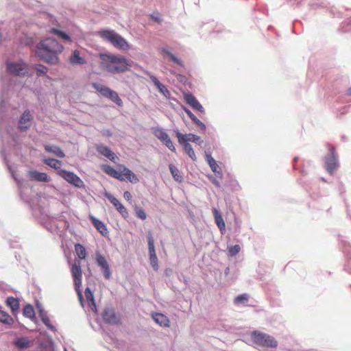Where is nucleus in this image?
<instances>
[{
    "mask_svg": "<svg viewBox=\"0 0 351 351\" xmlns=\"http://www.w3.org/2000/svg\"><path fill=\"white\" fill-rule=\"evenodd\" d=\"M99 57L101 68L112 74L125 73L129 71L132 66L133 62L132 60L120 55L100 53Z\"/></svg>",
    "mask_w": 351,
    "mask_h": 351,
    "instance_id": "nucleus-2",
    "label": "nucleus"
},
{
    "mask_svg": "<svg viewBox=\"0 0 351 351\" xmlns=\"http://www.w3.org/2000/svg\"><path fill=\"white\" fill-rule=\"evenodd\" d=\"M176 134L179 143H189V141H191L201 145L203 143L200 137L194 134H183L179 131H177L176 132Z\"/></svg>",
    "mask_w": 351,
    "mask_h": 351,
    "instance_id": "nucleus-12",
    "label": "nucleus"
},
{
    "mask_svg": "<svg viewBox=\"0 0 351 351\" xmlns=\"http://www.w3.org/2000/svg\"><path fill=\"white\" fill-rule=\"evenodd\" d=\"M123 197L128 201H130L132 199V195L129 191H125L123 193Z\"/></svg>",
    "mask_w": 351,
    "mask_h": 351,
    "instance_id": "nucleus-47",
    "label": "nucleus"
},
{
    "mask_svg": "<svg viewBox=\"0 0 351 351\" xmlns=\"http://www.w3.org/2000/svg\"><path fill=\"white\" fill-rule=\"evenodd\" d=\"M40 317H41V319L43 321V322L49 328H52L53 326H51L50 324V319L48 317V316L43 313H40Z\"/></svg>",
    "mask_w": 351,
    "mask_h": 351,
    "instance_id": "nucleus-44",
    "label": "nucleus"
},
{
    "mask_svg": "<svg viewBox=\"0 0 351 351\" xmlns=\"http://www.w3.org/2000/svg\"><path fill=\"white\" fill-rule=\"evenodd\" d=\"M249 295L246 293L241 294L238 296H237L234 300V302L235 304H239L241 303L246 302L248 300Z\"/></svg>",
    "mask_w": 351,
    "mask_h": 351,
    "instance_id": "nucleus-41",
    "label": "nucleus"
},
{
    "mask_svg": "<svg viewBox=\"0 0 351 351\" xmlns=\"http://www.w3.org/2000/svg\"><path fill=\"white\" fill-rule=\"evenodd\" d=\"M96 261L97 265L101 267L104 278L107 280L110 279L111 278L112 274L106 258L101 254H97Z\"/></svg>",
    "mask_w": 351,
    "mask_h": 351,
    "instance_id": "nucleus-15",
    "label": "nucleus"
},
{
    "mask_svg": "<svg viewBox=\"0 0 351 351\" xmlns=\"http://www.w3.org/2000/svg\"><path fill=\"white\" fill-rule=\"evenodd\" d=\"M154 134L162 143L169 137V134L162 128L155 129Z\"/></svg>",
    "mask_w": 351,
    "mask_h": 351,
    "instance_id": "nucleus-33",
    "label": "nucleus"
},
{
    "mask_svg": "<svg viewBox=\"0 0 351 351\" xmlns=\"http://www.w3.org/2000/svg\"><path fill=\"white\" fill-rule=\"evenodd\" d=\"M195 124L199 121V119L195 117L193 119H191Z\"/></svg>",
    "mask_w": 351,
    "mask_h": 351,
    "instance_id": "nucleus-50",
    "label": "nucleus"
},
{
    "mask_svg": "<svg viewBox=\"0 0 351 351\" xmlns=\"http://www.w3.org/2000/svg\"><path fill=\"white\" fill-rule=\"evenodd\" d=\"M184 110L186 114L191 118V119H193L195 117L189 109L184 108Z\"/></svg>",
    "mask_w": 351,
    "mask_h": 351,
    "instance_id": "nucleus-48",
    "label": "nucleus"
},
{
    "mask_svg": "<svg viewBox=\"0 0 351 351\" xmlns=\"http://www.w3.org/2000/svg\"><path fill=\"white\" fill-rule=\"evenodd\" d=\"M118 168L119 169L116 170L108 165L102 166V169L106 174L120 181L127 180L133 184H136L139 181L136 175L124 165H120Z\"/></svg>",
    "mask_w": 351,
    "mask_h": 351,
    "instance_id": "nucleus-3",
    "label": "nucleus"
},
{
    "mask_svg": "<svg viewBox=\"0 0 351 351\" xmlns=\"http://www.w3.org/2000/svg\"><path fill=\"white\" fill-rule=\"evenodd\" d=\"M252 341L261 347L275 348L278 346V342L271 335L259 331H254L251 335Z\"/></svg>",
    "mask_w": 351,
    "mask_h": 351,
    "instance_id": "nucleus-4",
    "label": "nucleus"
},
{
    "mask_svg": "<svg viewBox=\"0 0 351 351\" xmlns=\"http://www.w3.org/2000/svg\"><path fill=\"white\" fill-rule=\"evenodd\" d=\"M240 250H241V248L239 245H234L230 246L228 248V252L230 256H235L236 254H237L239 252Z\"/></svg>",
    "mask_w": 351,
    "mask_h": 351,
    "instance_id": "nucleus-43",
    "label": "nucleus"
},
{
    "mask_svg": "<svg viewBox=\"0 0 351 351\" xmlns=\"http://www.w3.org/2000/svg\"><path fill=\"white\" fill-rule=\"evenodd\" d=\"M96 261L97 265L101 267L104 278L107 280L110 279L111 278L112 274L106 258L101 254H97Z\"/></svg>",
    "mask_w": 351,
    "mask_h": 351,
    "instance_id": "nucleus-14",
    "label": "nucleus"
},
{
    "mask_svg": "<svg viewBox=\"0 0 351 351\" xmlns=\"http://www.w3.org/2000/svg\"><path fill=\"white\" fill-rule=\"evenodd\" d=\"M101 36L106 40L110 42L115 47L128 50L130 45L128 42L119 34L114 31L105 30L101 32Z\"/></svg>",
    "mask_w": 351,
    "mask_h": 351,
    "instance_id": "nucleus-5",
    "label": "nucleus"
},
{
    "mask_svg": "<svg viewBox=\"0 0 351 351\" xmlns=\"http://www.w3.org/2000/svg\"><path fill=\"white\" fill-rule=\"evenodd\" d=\"M6 304L14 313L16 312L19 308V301L13 297H8L6 300Z\"/></svg>",
    "mask_w": 351,
    "mask_h": 351,
    "instance_id": "nucleus-30",
    "label": "nucleus"
},
{
    "mask_svg": "<svg viewBox=\"0 0 351 351\" xmlns=\"http://www.w3.org/2000/svg\"><path fill=\"white\" fill-rule=\"evenodd\" d=\"M44 163L51 168L59 169L62 162L54 158H49L44 160Z\"/></svg>",
    "mask_w": 351,
    "mask_h": 351,
    "instance_id": "nucleus-32",
    "label": "nucleus"
},
{
    "mask_svg": "<svg viewBox=\"0 0 351 351\" xmlns=\"http://www.w3.org/2000/svg\"><path fill=\"white\" fill-rule=\"evenodd\" d=\"M76 255L80 259H85L86 257V250L85 247L80 243H76L74 245Z\"/></svg>",
    "mask_w": 351,
    "mask_h": 351,
    "instance_id": "nucleus-29",
    "label": "nucleus"
},
{
    "mask_svg": "<svg viewBox=\"0 0 351 351\" xmlns=\"http://www.w3.org/2000/svg\"><path fill=\"white\" fill-rule=\"evenodd\" d=\"M136 213L138 218L143 220H145L147 218V215L143 209H138Z\"/></svg>",
    "mask_w": 351,
    "mask_h": 351,
    "instance_id": "nucleus-46",
    "label": "nucleus"
},
{
    "mask_svg": "<svg viewBox=\"0 0 351 351\" xmlns=\"http://www.w3.org/2000/svg\"><path fill=\"white\" fill-rule=\"evenodd\" d=\"M71 272L73 278L75 291L81 302H83V295L81 291L82 271L80 261H75L71 268Z\"/></svg>",
    "mask_w": 351,
    "mask_h": 351,
    "instance_id": "nucleus-6",
    "label": "nucleus"
},
{
    "mask_svg": "<svg viewBox=\"0 0 351 351\" xmlns=\"http://www.w3.org/2000/svg\"><path fill=\"white\" fill-rule=\"evenodd\" d=\"M63 49L64 47L52 38H47L37 45V54L39 58L51 64L59 63V55Z\"/></svg>",
    "mask_w": 351,
    "mask_h": 351,
    "instance_id": "nucleus-1",
    "label": "nucleus"
},
{
    "mask_svg": "<svg viewBox=\"0 0 351 351\" xmlns=\"http://www.w3.org/2000/svg\"><path fill=\"white\" fill-rule=\"evenodd\" d=\"M103 319L108 324H121L120 319L117 316L116 313L112 309L107 308L105 309L103 315Z\"/></svg>",
    "mask_w": 351,
    "mask_h": 351,
    "instance_id": "nucleus-17",
    "label": "nucleus"
},
{
    "mask_svg": "<svg viewBox=\"0 0 351 351\" xmlns=\"http://www.w3.org/2000/svg\"><path fill=\"white\" fill-rule=\"evenodd\" d=\"M89 219L91 221L94 227L97 230V231H99L104 237L108 235V229L103 221L99 220L93 215H90Z\"/></svg>",
    "mask_w": 351,
    "mask_h": 351,
    "instance_id": "nucleus-21",
    "label": "nucleus"
},
{
    "mask_svg": "<svg viewBox=\"0 0 351 351\" xmlns=\"http://www.w3.org/2000/svg\"><path fill=\"white\" fill-rule=\"evenodd\" d=\"M96 149H97V151L100 154L108 158L112 162H115L116 159H118V158L115 155V154L113 152H112L108 147H106L105 145H97Z\"/></svg>",
    "mask_w": 351,
    "mask_h": 351,
    "instance_id": "nucleus-22",
    "label": "nucleus"
},
{
    "mask_svg": "<svg viewBox=\"0 0 351 351\" xmlns=\"http://www.w3.org/2000/svg\"><path fill=\"white\" fill-rule=\"evenodd\" d=\"M213 213L215 217V223L220 231L222 232L225 230L226 228V223L223 221V217L217 208L213 209Z\"/></svg>",
    "mask_w": 351,
    "mask_h": 351,
    "instance_id": "nucleus-24",
    "label": "nucleus"
},
{
    "mask_svg": "<svg viewBox=\"0 0 351 351\" xmlns=\"http://www.w3.org/2000/svg\"><path fill=\"white\" fill-rule=\"evenodd\" d=\"M14 344L18 348H27L31 346V342L27 337L17 338Z\"/></svg>",
    "mask_w": 351,
    "mask_h": 351,
    "instance_id": "nucleus-28",
    "label": "nucleus"
},
{
    "mask_svg": "<svg viewBox=\"0 0 351 351\" xmlns=\"http://www.w3.org/2000/svg\"><path fill=\"white\" fill-rule=\"evenodd\" d=\"M36 70L37 71V75H41L45 74L47 72L48 69L43 64H38L36 66Z\"/></svg>",
    "mask_w": 351,
    "mask_h": 351,
    "instance_id": "nucleus-42",
    "label": "nucleus"
},
{
    "mask_svg": "<svg viewBox=\"0 0 351 351\" xmlns=\"http://www.w3.org/2000/svg\"><path fill=\"white\" fill-rule=\"evenodd\" d=\"M184 97L186 102L193 109L197 110L200 112H204V110L202 106L191 93L184 94Z\"/></svg>",
    "mask_w": 351,
    "mask_h": 351,
    "instance_id": "nucleus-19",
    "label": "nucleus"
},
{
    "mask_svg": "<svg viewBox=\"0 0 351 351\" xmlns=\"http://www.w3.org/2000/svg\"><path fill=\"white\" fill-rule=\"evenodd\" d=\"M147 243L150 264L153 269L157 271L158 269V261L154 247V239L151 231L147 232Z\"/></svg>",
    "mask_w": 351,
    "mask_h": 351,
    "instance_id": "nucleus-10",
    "label": "nucleus"
},
{
    "mask_svg": "<svg viewBox=\"0 0 351 351\" xmlns=\"http://www.w3.org/2000/svg\"><path fill=\"white\" fill-rule=\"evenodd\" d=\"M206 160H207L210 167L213 170V171L218 172L219 171L218 170L220 169V167L217 164V162L215 160V159L213 158L212 156L210 154H206Z\"/></svg>",
    "mask_w": 351,
    "mask_h": 351,
    "instance_id": "nucleus-37",
    "label": "nucleus"
},
{
    "mask_svg": "<svg viewBox=\"0 0 351 351\" xmlns=\"http://www.w3.org/2000/svg\"><path fill=\"white\" fill-rule=\"evenodd\" d=\"M163 143L173 152H176V147L171 140L170 137H169L167 140H165Z\"/></svg>",
    "mask_w": 351,
    "mask_h": 351,
    "instance_id": "nucleus-45",
    "label": "nucleus"
},
{
    "mask_svg": "<svg viewBox=\"0 0 351 351\" xmlns=\"http://www.w3.org/2000/svg\"><path fill=\"white\" fill-rule=\"evenodd\" d=\"M169 170L174 180L178 182H181L182 177L180 173V171L172 164L169 166Z\"/></svg>",
    "mask_w": 351,
    "mask_h": 351,
    "instance_id": "nucleus-35",
    "label": "nucleus"
},
{
    "mask_svg": "<svg viewBox=\"0 0 351 351\" xmlns=\"http://www.w3.org/2000/svg\"><path fill=\"white\" fill-rule=\"evenodd\" d=\"M106 196L123 217L127 218L128 217V212L126 208L116 197L111 194H106Z\"/></svg>",
    "mask_w": 351,
    "mask_h": 351,
    "instance_id": "nucleus-16",
    "label": "nucleus"
},
{
    "mask_svg": "<svg viewBox=\"0 0 351 351\" xmlns=\"http://www.w3.org/2000/svg\"><path fill=\"white\" fill-rule=\"evenodd\" d=\"M152 318L157 324H158L161 326H169V319L164 314L156 313L152 315Z\"/></svg>",
    "mask_w": 351,
    "mask_h": 351,
    "instance_id": "nucleus-25",
    "label": "nucleus"
},
{
    "mask_svg": "<svg viewBox=\"0 0 351 351\" xmlns=\"http://www.w3.org/2000/svg\"><path fill=\"white\" fill-rule=\"evenodd\" d=\"M329 154L325 156V168L330 173H332L338 167L337 154L335 147L331 144L326 145Z\"/></svg>",
    "mask_w": 351,
    "mask_h": 351,
    "instance_id": "nucleus-8",
    "label": "nucleus"
},
{
    "mask_svg": "<svg viewBox=\"0 0 351 351\" xmlns=\"http://www.w3.org/2000/svg\"><path fill=\"white\" fill-rule=\"evenodd\" d=\"M69 62L73 65H82L86 63L85 58L81 56L79 50H74L69 58Z\"/></svg>",
    "mask_w": 351,
    "mask_h": 351,
    "instance_id": "nucleus-23",
    "label": "nucleus"
},
{
    "mask_svg": "<svg viewBox=\"0 0 351 351\" xmlns=\"http://www.w3.org/2000/svg\"><path fill=\"white\" fill-rule=\"evenodd\" d=\"M161 51H162V53H166L167 56H169V58H171V60L172 61H173L174 62H176V64H178L180 66H183L182 62L180 60H179L178 58H177L173 54L170 53L167 49L163 48L161 49Z\"/></svg>",
    "mask_w": 351,
    "mask_h": 351,
    "instance_id": "nucleus-40",
    "label": "nucleus"
},
{
    "mask_svg": "<svg viewBox=\"0 0 351 351\" xmlns=\"http://www.w3.org/2000/svg\"><path fill=\"white\" fill-rule=\"evenodd\" d=\"M93 86L97 91L100 93L101 95L110 99L119 106H122L123 101L117 92L98 83H93Z\"/></svg>",
    "mask_w": 351,
    "mask_h": 351,
    "instance_id": "nucleus-7",
    "label": "nucleus"
},
{
    "mask_svg": "<svg viewBox=\"0 0 351 351\" xmlns=\"http://www.w3.org/2000/svg\"><path fill=\"white\" fill-rule=\"evenodd\" d=\"M27 175L29 180L32 181L49 182L51 180L50 177L46 173H41L37 171H29Z\"/></svg>",
    "mask_w": 351,
    "mask_h": 351,
    "instance_id": "nucleus-18",
    "label": "nucleus"
},
{
    "mask_svg": "<svg viewBox=\"0 0 351 351\" xmlns=\"http://www.w3.org/2000/svg\"><path fill=\"white\" fill-rule=\"evenodd\" d=\"M0 322L6 324H12L14 322L13 318L6 312L0 310Z\"/></svg>",
    "mask_w": 351,
    "mask_h": 351,
    "instance_id": "nucleus-36",
    "label": "nucleus"
},
{
    "mask_svg": "<svg viewBox=\"0 0 351 351\" xmlns=\"http://www.w3.org/2000/svg\"><path fill=\"white\" fill-rule=\"evenodd\" d=\"M8 71L14 75L25 76L28 74V67L23 62H8Z\"/></svg>",
    "mask_w": 351,
    "mask_h": 351,
    "instance_id": "nucleus-11",
    "label": "nucleus"
},
{
    "mask_svg": "<svg viewBox=\"0 0 351 351\" xmlns=\"http://www.w3.org/2000/svg\"><path fill=\"white\" fill-rule=\"evenodd\" d=\"M45 149L49 153H53L58 158H62L65 156L64 152L58 146L45 145Z\"/></svg>",
    "mask_w": 351,
    "mask_h": 351,
    "instance_id": "nucleus-27",
    "label": "nucleus"
},
{
    "mask_svg": "<svg viewBox=\"0 0 351 351\" xmlns=\"http://www.w3.org/2000/svg\"><path fill=\"white\" fill-rule=\"evenodd\" d=\"M85 296L87 301L89 303V306L93 309V308H96V304L94 300L93 293L91 291L90 289L87 287L85 289Z\"/></svg>",
    "mask_w": 351,
    "mask_h": 351,
    "instance_id": "nucleus-34",
    "label": "nucleus"
},
{
    "mask_svg": "<svg viewBox=\"0 0 351 351\" xmlns=\"http://www.w3.org/2000/svg\"><path fill=\"white\" fill-rule=\"evenodd\" d=\"M23 315L28 318L34 319L35 317L34 307L30 304L25 306L23 308Z\"/></svg>",
    "mask_w": 351,
    "mask_h": 351,
    "instance_id": "nucleus-38",
    "label": "nucleus"
},
{
    "mask_svg": "<svg viewBox=\"0 0 351 351\" xmlns=\"http://www.w3.org/2000/svg\"><path fill=\"white\" fill-rule=\"evenodd\" d=\"M96 261L97 265L101 267L104 278L107 280L110 279L111 278L112 274L106 258L101 254H97Z\"/></svg>",
    "mask_w": 351,
    "mask_h": 351,
    "instance_id": "nucleus-13",
    "label": "nucleus"
},
{
    "mask_svg": "<svg viewBox=\"0 0 351 351\" xmlns=\"http://www.w3.org/2000/svg\"><path fill=\"white\" fill-rule=\"evenodd\" d=\"M202 130H206V125L204 123H202L200 120L198 121V123H196Z\"/></svg>",
    "mask_w": 351,
    "mask_h": 351,
    "instance_id": "nucleus-49",
    "label": "nucleus"
},
{
    "mask_svg": "<svg viewBox=\"0 0 351 351\" xmlns=\"http://www.w3.org/2000/svg\"><path fill=\"white\" fill-rule=\"evenodd\" d=\"M58 175L65 180L67 182L72 185H74L78 188H82L84 186V182L80 179L79 176L75 174L73 172L69 171L64 169H59L57 172Z\"/></svg>",
    "mask_w": 351,
    "mask_h": 351,
    "instance_id": "nucleus-9",
    "label": "nucleus"
},
{
    "mask_svg": "<svg viewBox=\"0 0 351 351\" xmlns=\"http://www.w3.org/2000/svg\"><path fill=\"white\" fill-rule=\"evenodd\" d=\"M182 145L184 152L186 154L191 158L193 161L197 160V157L192 147V146L189 143H180Z\"/></svg>",
    "mask_w": 351,
    "mask_h": 351,
    "instance_id": "nucleus-31",
    "label": "nucleus"
},
{
    "mask_svg": "<svg viewBox=\"0 0 351 351\" xmlns=\"http://www.w3.org/2000/svg\"><path fill=\"white\" fill-rule=\"evenodd\" d=\"M149 78L162 95H164L165 97H168L169 95V91L168 89L165 86L162 84L155 76L150 75Z\"/></svg>",
    "mask_w": 351,
    "mask_h": 351,
    "instance_id": "nucleus-26",
    "label": "nucleus"
},
{
    "mask_svg": "<svg viewBox=\"0 0 351 351\" xmlns=\"http://www.w3.org/2000/svg\"><path fill=\"white\" fill-rule=\"evenodd\" d=\"M32 115L29 110H25L22 114L20 120H19V128L22 131L26 130L28 128H29L31 125L32 121Z\"/></svg>",
    "mask_w": 351,
    "mask_h": 351,
    "instance_id": "nucleus-20",
    "label": "nucleus"
},
{
    "mask_svg": "<svg viewBox=\"0 0 351 351\" xmlns=\"http://www.w3.org/2000/svg\"><path fill=\"white\" fill-rule=\"evenodd\" d=\"M50 32L57 35L58 37L62 38L64 40L71 41V38H70L69 36H68L66 34H65L64 32H63L62 31H60L55 28H52L50 30Z\"/></svg>",
    "mask_w": 351,
    "mask_h": 351,
    "instance_id": "nucleus-39",
    "label": "nucleus"
},
{
    "mask_svg": "<svg viewBox=\"0 0 351 351\" xmlns=\"http://www.w3.org/2000/svg\"><path fill=\"white\" fill-rule=\"evenodd\" d=\"M347 94H348V95H351V87H350V88H349L348 89V90H347Z\"/></svg>",
    "mask_w": 351,
    "mask_h": 351,
    "instance_id": "nucleus-51",
    "label": "nucleus"
}]
</instances>
